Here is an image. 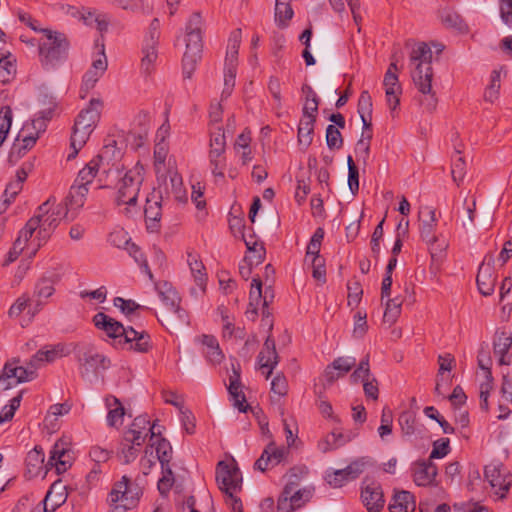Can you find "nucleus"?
Segmentation results:
<instances>
[{"label":"nucleus","mask_w":512,"mask_h":512,"mask_svg":"<svg viewBox=\"0 0 512 512\" xmlns=\"http://www.w3.org/2000/svg\"><path fill=\"white\" fill-rule=\"evenodd\" d=\"M432 51L424 43H417L410 53L411 77L415 87L422 94L420 104L428 112L435 110L437 97L432 90L433 69L431 66Z\"/></svg>","instance_id":"f257e3e1"},{"label":"nucleus","mask_w":512,"mask_h":512,"mask_svg":"<svg viewBox=\"0 0 512 512\" xmlns=\"http://www.w3.org/2000/svg\"><path fill=\"white\" fill-rule=\"evenodd\" d=\"M203 20L199 13H193L185 27L186 49L182 59L183 75L185 78H191L198 62L202 57Z\"/></svg>","instance_id":"f03ea898"},{"label":"nucleus","mask_w":512,"mask_h":512,"mask_svg":"<svg viewBox=\"0 0 512 512\" xmlns=\"http://www.w3.org/2000/svg\"><path fill=\"white\" fill-rule=\"evenodd\" d=\"M103 102L100 99H91L87 108L83 109L77 116L71 136L72 152L68 160L76 157L79 150L86 144L101 115Z\"/></svg>","instance_id":"7ed1b4c3"},{"label":"nucleus","mask_w":512,"mask_h":512,"mask_svg":"<svg viewBox=\"0 0 512 512\" xmlns=\"http://www.w3.org/2000/svg\"><path fill=\"white\" fill-rule=\"evenodd\" d=\"M39 60L44 67H53L66 57L69 43L66 36L51 29L43 30L37 40Z\"/></svg>","instance_id":"20e7f679"},{"label":"nucleus","mask_w":512,"mask_h":512,"mask_svg":"<svg viewBox=\"0 0 512 512\" xmlns=\"http://www.w3.org/2000/svg\"><path fill=\"white\" fill-rule=\"evenodd\" d=\"M32 218H38L39 220L38 241L32 244V251H37L48 240L61 219H70L69 216H65L62 204L56 205L54 197H50L40 205L37 213Z\"/></svg>","instance_id":"39448f33"},{"label":"nucleus","mask_w":512,"mask_h":512,"mask_svg":"<svg viewBox=\"0 0 512 512\" xmlns=\"http://www.w3.org/2000/svg\"><path fill=\"white\" fill-rule=\"evenodd\" d=\"M419 232L421 239L428 245L432 258L441 256L448 247V242L441 236L436 235L438 218L432 207H423L419 212Z\"/></svg>","instance_id":"423d86ee"},{"label":"nucleus","mask_w":512,"mask_h":512,"mask_svg":"<svg viewBox=\"0 0 512 512\" xmlns=\"http://www.w3.org/2000/svg\"><path fill=\"white\" fill-rule=\"evenodd\" d=\"M143 180L144 167L141 164L137 163L134 167L127 170L121 176L117 186V204L134 206L137 202Z\"/></svg>","instance_id":"0eeeda50"},{"label":"nucleus","mask_w":512,"mask_h":512,"mask_svg":"<svg viewBox=\"0 0 512 512\" xmlns=\"http://www.w3.org/2000/svg\"><path fill=\"white\" fill-rule=\"evenodd\" d=\"M216 481L219 488L233 501V510L241 511V502L234 497V493L241 488L242 475L234 460L220 461L216 467Z\"/></svg>","instance_id":"6e6552de"},{"label":"nucleus","mask_w":512,"mask_h":512,"mask_svg":"<svg viewBox=\"0 0 512 512\" xmlns=\"http://www.w3.org/2000/svg\"><path fill=\"white\" fill-rule=\"evenodd\" d=\"M140 497L138 488H132L127 476H123L120 481L115 483L109 494L110 510L109 512H127L134 508Z\"/></svg>","instance_id":"1a4fd4ad"},{"label":"nucleus","mask_w":512,"mask_h":512,"mask_svg":"<svg viewBox=\"0 0 512 512\" xmlns=\"http://www.w3.org/2000/svg\"><path fill=\"white\" fill-rule=\"evenodd\" d=\"M155 447L157 460L161 464L162 476L158 480L157 488L162 495L168 494L174 484V476L170 467L172 459V447L170 443L164 438H156L150 447ZM154 450V448H152Z\"/></svg>","instance_id":"9d476101"},{"label":"nucleus","mask_w":512,"mask_h":512,"mask_svg":"<svg viewBox=\"0 0 512 512\" xmlns=\"http://www.w3.org/2000/svg\"><path fill=\"white\" fill-rule=\"evenodd\" d=\"M484 476L491 486L492 493L504 499L512 485V474L501 463H490L485 466Z\"/></svg>","instance_id":"9b49d317"},{"label":"nucleus","mask_w":512,"mask_h":512,"mask_svg":"<svg viewBox=\"0 0 512 512\" xmlns=\"http://www.w3.org/2000/svg\"><path fill=\"white\" fill-rule=\"evenodd\" d=\"M18 359L8 361L0 375V388L7 390L13 386L33 380L36 377V369L32 368L29 363L27 367L19 365Z\"/></svg>","instance_id":"f8f14e48"},{"label":"nucleus","mask_w":512,"mask_h":512,"mask_svg":"<svg viewBox=\"0 0 512 512\" xmlns=\"http://www.w3.org/2000/svg\"><path fill=\"white\" fill-rule=\"evenodd\" d=\"M122 155V149L117 146L116 140L109 138L106 140L101 152L94 158L102 166L103 174L115 173L118 177L121 175L123 168V165L120 164Z\"/></svg>","instance_id":"ddd939ff"},{"label":"nucleus","mask_w":512,"mask_h":512,"mask_svg":"<svg viewBox=\"0 0 512 512\" xmlns=\"http://www.w3.org/2000/svg\"><path fill=\"white\" fill-rule=\"evenodd\" d=\"M160 433L161 427L159 425L156 423L150 425V420L147 416L141 415L134 419L130 428L125 432L124 441L141 446L149 434L150 439L154 440Z\"/></svg>","instance_id":"4468645a"},{"label":"nucleus","mask_w":512,"mask_h":512,"mask_svg":"<svg viewBox=\"0 0 512 512\" xmlns=\"http://www.w3.org/2000/svg\"><path fill=\"white\" fill-rule=\"evenodd\" d=\"M77 361L83 375L98 373L100 370H105L110 366V360L91 345H85L78 349Z\"/></svg>","instance_id":"2eb2a0df"},{"label":"nucleus","mask_w":512,"mask_h":512,"mask_svg":"<svg viewBox=\"0 0 512 512\" xmlns=\"http://www.w3.org/2000/svg\"><path fill=\"white\" fill-rule=\"evenodd\" d=\"M366 464L367 462L364 458L356 459L343 469L328 472L326 480L332 487H341L347 482L358 478L364 472Z\"/></svg>","instance_id":"dca6fc26"},{"label":"nucleus","mask_w":512,"mask_h":512,"mask_svg":"<svg viewBox=\"0 0 512 512\" xmlns=\"http://www.w3.org/2000/svg\"><path fill=\"white\" fill-rule=\"evenodd\" d=\"M494 262V256L486 254L478 269L476 282L478 290L483 296L492 295L495 289L497 275L494 272Z\"/></svg>","instance_id":"f3484780"},{"label":"nucleus","mask_w":512,"mask_h":512,"mask_svg":"<svg viewBox=\"0 0 512 512\" xmlns=\"http://www.w3.org/2000/svg\"><path fill=\"white\" fill-rule=\"evenodd\" d=\"M361 500L368 512H380L385 504L381 485L365 479L361 487Z\"/></svg>","instance_id":"a211bd4d"},{"label":"nucleus","mask_w":512,"mask_h":512,"mask_svg":"<svg viewBox=\"0 0 512 512\" xmlns=\"http://www.w3.org/2000/svg\"><path fill=\"white\" fill-rule=\"evenodd\" d=\"M288 455V448L284 446L278 447L274 442H270L263 450L261 456L254 463V469L265 472L268 469L286 461Z\"/></svg>","instance_id":"6ab92c4d"},{"label":"nucleus","mask_w":512,"mask_h":512,"mask_svg":"<svg viewBox=\"0 0 512 512\" xmlns=\"http://www.w3.org/2000/svg\"><path fill=\"white\" fill-rule=\"evenodd\" d=\"M73 456L68 443L62 439L58 440L50 451L48 465L50 470L54 467L58 474L64 473L71 466Z\"/></svg>","instance_id":"aec40b11"},{"label":"nucleus","mask_w":512,"mask_h":512,"mask_svg":"<svg viewBox=\"0 0 512 512\" xmlns=\"http://www.w3.org/2000/svg\"><path fill=\"white\" fill-rule=\"evenodd\" d=\"M107 59L102 51L100 57L95 59L91 68L84 74L80 88L81 98H85L91 89H93L98 80L103 76L107 69Z\"/></svg>","instance_id":"412c9836"},{"label":"nucleus","mask_w":512,"mask_h":512,"mask_svg":"<svg viewBox=\"0 0 512 512\" xmlns=\"http://www.w3.org/2000/svg\"><path fill=\"white\" fill-rule=\"evenodd\" d=\"M413 481L418 486L434 485L438 474L437 466L430 460L416 461L412 466Z\"/></svg>","instance_id":"4be33fe9"},{"label":"nucleus","mask_w":512,"mask_h":512,"mask_svg":"<svg viewBox=\"0 0 512 512\" xmlns=\"http://www.w3.org/2000/svg\"><path fill=\"white\" fill-rule=\"evenodd\" d=\"M68 353L66 346L62 343L46 345L31 357L29 365L37 370L39 367L47 363H51L58 358L68 355Z\"/></svg>","instance_id":"5701e85b"},{"label":"nucleus","mask_w":512,"mask_h":512,"mask_svg":"<svg viewBox=\"0 0 512 512\" xmlns=\"http://www.w3.org/2000/svg\"><path fill=\"white\" fill-rule=\"evenodd\" d=\"M169 147L166 142H156L153 154V166L156 173L157 181L166 183V172L168 169L174 168L171 159H168Z\"/></svg>","instance_id":"b1692460"},{"label":"nucleus","mask_w":512,"mask_h":512,"mask_svg":"<svg viewBox=\"0 0 512 512\" xmlns=\"http://www.w3.org/2000/svg\"><path fill=\"white\" fill-rule=\"evenodd\" d=\"M38 228V218H30L14 242L16 248L27 250L30 255H34L36 251H32V244L38 241Z\"/></svg>","instance_id":"393cba45"},{"label":"nucleus","mask_w":512,"mask_h":512,"mask_svg":"<svg viewBox=\"0 0 512 512\" xmlns=\"http://www.w3.org/2000/svg\"><path fill=\"white\" fill-rule=\"evenodd\" d=\"M88 193V188L83 185L73 184L70 188L69 194L65 198L63 208L65 216H69L70 219H74L77 211L83 207Z\"/></svg>","instance_id":"a878e982"},{"label":"nucleus","mask_w":512,"mask_h":512,"mask_svg":"<svg viewBox=\"0 0 512 512\" xmlns=\"http://www.w3.org/2000/svg\"><path fill=\"white\" fill-rule=\"evenodd\" d=\"M356 365L354 357H338L324 371L323 377L328 384H332L347 374Z\"/></svg>","instance_id":"bb28decb"},{"label":"nucleus","mask_w":512,"mask_h":512,"mask_svg":"<svg viewBox=\"0 0 512 512\" xmlns=\"http://www.w3.org/2000/svg\"><path fill=\"white\" fill-rule=\"evenodd\" d=\"M278 354L275 348V341L271 336H268L262 350L258 355V364L260 369H267L266 379L270 377L273 369L278 364Z\"/></svg>","instance_id":"cd10ccee"},{"label":"nucleus","mask_w":512,"mask_h":512,"mask_svg":"<svg viewBox=\"0 0 512 512\" xmlns=\"http://www.w3.org/2000/svg\"><path fill=\"white\" fill-rule=\"evenodd\" d=\"M93 323L96 328L104 331L110 338H118L124 336L127 329L123 326L122 323L116 321L103 312H98L93 317Z\"/></svg>","instance_id":"c85d7f7f"},{"label":"nucleus","mask_w":512,"mask_h":512,"mask_svg":"<svg viewBox=\"0 0 512 512\" xmlns=\"http://www.w3.org/2000/svg\"><path fill=\"white\" fill-rule=\"evenodd\" d=\"M124 339L125 343L129 344V349L135 352L146 353L152 347L150 335L145 331H136L132 327H127Z\"/></svg>","instance_id":"c756f323"},{"label":"nucleus","mask_w":512,"mask_h":512,"mask_svg":"<svg viewBox=\"0 0 512 512\" xmlns=\"http://www.w3.org/2000/svg\"><path fill=\"white\" fill-rule=\"evenodd\" d=\"M124 339L125 343L129 344V349L135 352L146 353L152 347L150 335L145 331H136L132 327H127Z\"/></svg>","instance_id":"7c9ffc66"},{"label":"nucleus","mask_w":512,"mask_h":512,"mask_svg":"<svg viewBox=\"0 0 512 512\" xmlns=\"http://www.w3.org/2000/svg\"><path fill=\"white\" fill-rule=\"evenodd\" d=\"M166 175V183L164 181H158L159 186H163L165 193L168 195L172 194L176 200H185L186 192L183 189V181L181 175L174 168L168 169Z\"/></svg>","instance_id":"2f4dec72"},{"label":"nucleus","mask_w":512,"mask_h":512,"mask_svg":"<svg viewBox=\"0 0 512 512\" xmlns=\"http://www.w3.org/2000/svg\"><path fill=\"white\" fill-rule=\"evenodd\" d=\"M202 344V353L206 360L212 365H218L224 360L218 340L212 335H202L198 338Z\"/></svg>","instance_id":"473e14b6"},{"label":"nucleus","mask_w":512,"mask_h":512,"mask_svg":"<svg viewBox=\"0 0 512 512\" xmlns=\"http://www.w3.org/2000/svg\"><path fill=\"white\" fill-rule=\"evenodd\" d=\"M493 346L494 354L499 357V364L509 365L510 357L508 356V351L512 346V334L504 330L496 332Z\"/></svg>","instance_id":"72a5a7b5"},{"label":"nucleus","mask_w":512,"mask_h":512,"mask_svg":"<svg viewBox=\"0 0 512 512\" xmlns=\"http://www.w3.org/2000/svg\"><path fill=\"white\" fill-rule=\"evenodd\" d=\"M187 264L195 283L204 291L207 282V273L199 254L194 251H187Z\"/></svg>","instance_id":"f704fd0d"},{"label":"nucleus","mask_w":512,"mask_h":512,"mask_svg":"<svg viewBox=\"0 0 512 512\" xmlns=\"http://www.w3.org/2000/svg\"><path fill=\"white\" fill-rule=\"evenodd\" d=\"M45 455L41 447L35 446L26 456V465L32 474H39L42 471L46 473L50 470L48 462L44 461Z\"/></svg>","instance_id":"c9c22d12"},{"label":"nucleus","mask_w":512,"mask_h":512,"mask_svg":"<svg viewBox=\"0 0 512 512\" xmlns=\"http://www.w3.org/2000/svg\"><path fill=\"white\" fill-rule=\"evenodd\" d=\"M35 137L24 136L18 132L17 137L10 149V160L17 161L30 151L36 144Z\"/></svg>","instance_id":"e433bc0d"},{"label":"nucleus","mask_w":512,"mask_h":512,"mask_svg":"<svg viewBox=\"0 0 512 512\" xmlns=\"http://www.w3.org/2000/svg\"><path fill=\"white\" fill-rule=\"evenodd\" d=\"M415 509V500L412 493L400 491L395 493L389 504L390 512H412Z\"/></svg>","instance_id":"4c0bfd02"},{"label":"nucleus","mask_w":512,"mask_h":512,"mask_svg":"<svg viewBox=\"0 0 512 512\" xmlns=\"http://www.w3.org/2000/svg\"><path fill=\"white\" fill-rule=\"evenodd\" d=\"M156 290L164 305L167 307L168 312L180 304L181 298L177 291L168 282L156 284Z\"/></svg>","instance_id":"58836bf2"},{"label":"nucleus","mask_w":512,"mask_h":512,"mask_svg":"<svg viewBox=\"0 0 512 512\" xmlns=\"http://www.w3.org/2000/svg\"><path fill=\"white\" fill-rule=\"evenodd\" d=\"M158 43L145 42L142 47L141 70L145 74H150L155 66L158 58L157 53Z\"/></svg>","instance_id":"ea45409f"},{"label":"nucleus","mask_w":512,"mask_h":512,"mask_svg":"<svg viewBox=\"0 0 512 512\" xmlns=\"http://www.w3.org/2000/svg\"><path fill=\"white\" fill-rule=\"evenodd\" d=\"M106 405L109 409L107 414V423L111 427H117L122 424L125 414L124 408L116 397H107Z\"/></svg>","instance_id":"a19ab883"},{"label":"nucleus","mask_w":512,"mask_h":512,"mask_svg":"<svg viewBox=\"0 0 512 512\" xmlns=\"http://www.w3.org/2000/svg\"><path fill=\"white\" fill-rule=\"evenodd\" d=\"M55 292L54 282L51 278H40L34 288V297L36 298L37 307H41L46 299L51 297Z\"/></svg>","instance_id":"79ce46f5"},{"label":"nucleus","mask_w":512,"mask_h":512,"mask_svg":"<svg viewBox=\"0 0 512 512\" xmlns=\"http://www.w3.org/2000/svg\"><path fill=\"white\" fill-rule=\"evenodd\" d=\"M98 173L103 174L102 166L97 161H95V158H93L86 164L83 169L79 171L75 180V184L87 187V185L93 181Z\"/></svg>","instance_id":"37998d69"},{"label":"nucleus","mask_w":512,"mask_h":512,"mask_svg":"<svg viewBox=\"0 0 512 512\" xmlns=\"http://www.w3.org/2000/svg\"><path fill=\"white\" fill-rule=\"evenodd\" d=\"M241 38H242L241 29H235L230 34V37L228 40L226 58H225V66H236L237 65V56H238V50H239L240 43H241Z\"/></svg>","instance_id":"c03bdc74"},{"label":"nucleus","mask_w":512,"mask_h":512,"mask_svg":"<svg viewBox=\"0 0 512 512\" xmlns=\"http://www.w3.org/2000/svg\"><path fill=\"white\" fill-rule=\"evenodd\" d=\"M372 135V126H363L361 137L356 143V156L358 157V160L361 159L364 163L369 158Z\"/></svg>","instance_id":"a18cd8bd"},{"label":"nucleus","mask_w":512,"mask_h":512,"mask_svg":"<svg viewBox=\"0 0 512 512\" xmlns=\"http://www.w3.org/2000/svg\"><path fill=\"white\" fill-rule=\"evenodd\" d=\"M48 118L43 116L34 118L30 121H26L19 133L24 136L35 137V141H37L40 137V134L46 130Z\"/></svg>","instance_id":"49530a36"},{"label":"nucleus","mask_w":512,"mask_h":512,"mask_svg":"<svg viewBox=\"0 0 512 512\" xmlns=\"http://www.w3.org/2000/svg\"><path fill=\"white\" fill-rule=\"evenodd\" d=\"M144 213L148 228L156 229L162 215L160 201L147 198Z\"/></svg>","instance_id":"de8ad7c7"},{"label":"nucleus","mask_w":512,"mask_h":512,"mask_svg":"<svg viewBox=\"0 0 512 512\" xmlns=\"http://www.w3.org/2000/svg\"><path fill=\"white\" fill-rule=\"evenodd\" d=\"M372 98L368 91H362L359 100L357 111L362 120L363 126H372L371 115H372Z\"/></svg>","instance_id":"09e8293b"},{"label":"nucleus","mask_w":512,"mask_h":512,"mask_svg":"<svg viewBox=\"0 0 512 512\" xmlns=\"http://www.w3.org/2000/svg\"><path fill=\"white\" fill-rule=\"evenodd\" d=\"M108 3L133 13L149 14L151 11L149 5L144 0H108Z\"/></svg>","instance_id":"8fccbe9b"},{"label":"nucleus","mask_w":512,"mask_h":512,"mask_svg":"<svg viewBox=\"0 0 512 512\" xmlns=\"http://www.w3.org/2000/svg\"><path fill=\"white\" fill-rule=\"evenodd\" d=\"M290 2L276 1L275 3V21L279 27H286L294 15Z\"/></svg>","instance_id":"3c124183"},{"label":"nucleus","mask_w":512,"mask_h":512,"mask_svg":"<svg viewBox=\"0 0 512 512\" xmlns=\"http://www.w3.org/2000/svg\"><path fill=\"white\" fill-rule=\"evenodd\" d=\"M314 119L302 118L298 127V141L304 147H308L313 140Z\"/></svg>","instance_id":"603ef678"},{"label":"nucleus","mask_w":512,"mask_h":512,"mask_svg":"<svg viewBox=\"0 0 512 512\" xmlns=\"http://www.w3.org/2000/svg\"><path fill=\"white\" fill-rule=\"evenodd\" d=\"M441 21L446 27L456 29L460 32L467 30V25L465 24L464 20L454 10H443L441 13Z\"/></svg>","instance_id":"864d4df0"},{"label":"nucleus","mask_w":512,"mask_h":512,"mask_svg":"<svg viewBox=\"0 0 512 512\" xmlns=\"http://www.w3.org/2000/svg\"><path fill=\"white\" fill-rule=\"evenodd\" d=\"M209 166L215 177L224 178L226 168L225 152L209 151Z\"/></svg>","instance_id":"5fc2aeb1"},{"label":"nucleus","mask_w":512,"mask_h":512,"mask_svg":"<svg viewBox=\"0 0 512 512\" xmlns=\"http://www.w3.org/2000/svg\"><path fill=\"white\" fill-rule=\"evenodd\" d=\"M501 74L498 70H493L490 75V84L486 87L484 92V99L487 102L493 103L499 97L501 87Z\"/></svg>","instance_id":"6e6d98bb"},{"label":"nucleus","mask_w":512,"mask_h":512,"mask_svg":"<svg viewBox=\"0 0 512 512\" xmlns=\"http://www.w3.org/2000/svg\"><path fill=\"white\" fill-rule=\"evenodd\" d=\"M209 151L225 152L226 137L221 126H216L210 130Z\"/></svg>","instance_id":"4d7b16f0"},{"label":"nucleus","mask_w":512,"mask_h":512,"mask_svg":"<svg viewBox=\"0 0 512 512\" xmlns=\"http://www.w3.org/2000/svg\"><path fill=\"white\" fill-rule=\"evenodd\" d=\"M284 489H289V491H291V495H289L290 500L292 501L296 509L300 508L312 496L311 491L308 489L296 490V484L294 482L287 483Z\"/></svg>","instance_id":"13d9d810"},{"label":"nucleus","mask_w":512,"mask_h":512,"mask_svg":"<svg viewBox=\"0 0 512 512\" xmlns=\"http://www.w3.org/2000/svg\"><path fill=\"white\" fill-rule=\"evenodd\" d=\"M324 237V230L322 228H317L311 237L306 251L305 262H308L309 259H313L315 257H321L319 255L321 243Z\"/></svg>","instance_id":"bf43d9fd"},{"label":"nucleus","mask_w":512,"mask_h":512,"mask_svg":"<svg viewBox=\"0 0 512 512\" xmlns=\"http://www.w3.org/2000/svg\"><path fill=\"white\" fill-rule=\"evenodd\" d=\"M129 255L133 257L136 263L141 267L142 271L148 275L150 280H153V274L149 268L148 262L141 249L135 244L130 242V244L125 248Z\"/></svg>","instance_id":"052dcab7"},{"label":"nucleus","mask_w":512,"mask_h":512,"mask_svg":"<svg viewBox=\"0 0 512 512\" xmlns=\"http://www.w3.org/2000/svg\"><path fill=\"white\" fill-rule=\"evenodd\" d=\"M13 112L9 106H4L0 110V147L6 140L12 126Z\"/></svg>","instance_id":"680f3d73"},{"label":"nucleus","mask_w":512,"mask_h":512,"mask_svg":"<svg viewBox=\"0 0 512 512\" xmlns=\"http://www.w3.org/2000/svg\"><path fill=\"white\" fill-rule=\"evenodd\" d=\"M307 90L306 102L303 107V118H313L315 121L318 112L319 99L311 87L308 86Z\"/></svg>","instance_id":"e2e57ef3"},{"label":"nucleus","mask_w":512,"mask_h":512,"mask_svg":"<svg viewBox=\"0 0 512 512\" xmlns=\"http://www.w3.org/2000/svg\"><path fill=\"white\" fill-rule=\"evenodd\" d=\"M234 387L235 389H232L231 385H227L230 400L233 402V406L237 408L240 412H246L248 404L246 402V397L243 392L242 384H236L234 385Z\"/></svg>","instance_id":"0e129e2a"},{"label":"nucleus","mask_w":512,"mask_h":512,"mask_svg":"<svg viewBox=\"0 0 512 512\" xmlns=\"http://www.w3.org/2000/svg\"><path fill=\"white\" fill-rule=\"evenodd\" d=\"M402 301L398 298L388 299L384 311V321L394 323L401 313Z\"/></svg>","instance_id":"69168bd1"},{"label":"nucleus","mask_w":512,"mask_h":512,"mask_svg":"<svg viewBox=\"0 0 512 512\" xmlns=\"http://www.w3.org/2000/svg\"><path fill=\"white\" fill-rule=\"evenodd\" d=\"M166 321L171 326L188 325L189 316L183 308L178 304L175 308H172L166 316Z\"/></svg>","instance_id":"338daca9"},{"label":"nucleus","mask_w":512,"mask_h":512,"mask_svg":"<svg viewBox=\"0 0 512 512\" xmlns=\"http://www.w3.org/2000/svg\"><path fill=\"white\" fill-rule=\"evenodd\" d=\"M108 242L114 247L125 249L130 244L131 238L123 228H115L110 232Z\"/></svg>","instance_id":"774afa93"}]
</instances>
